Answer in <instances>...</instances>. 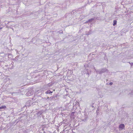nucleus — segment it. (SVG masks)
<instances>
[{"mask_svg":"<svg viewBox=\"0 0 133 133\" xmlns=\"http://www.w3.org/2000/svg\"><path fill=\"white\" fill-rule=\"evenodd\" d=\"M119 128L121 129L122 130L124 128V125L123 124H120L119 127Z\"/></svg>","mask_w":133,"mask_h":133,"instance_id":"f257e3e1","label":"nucleus"},{"mask_svg":"<svg viewBox=\"0 0 133 133\" xmlns=\"http://www.w3.org/2000/svg\"><path fill=\"white\" fill-rule=\"evenodd\" d=\"M52 92H53L52 91H50V90H48L45 93L46 94H50V93H52Z\"/></svg>","mask_w":133,"mask_h":133,"instance_id":"f03ea898","label":"nucleus"},{"mask_svg":"<svg viewBox=\"0 0 133 133\" xmlns=\"http://www.w3.org/2000/svg\"><path fill=\"white\" fill-rule=\"evenodd\" d=\"M6 108V107L5 105H3L2 107H0V109H5Z\"/></svg>","mask_w":133,"mask_h":133,"instance_id":"7ed1b4c3","label":"nucleus"},{"mask_svg":"<svg viewBox=\"0 0 133 133\" xmlns=\"http://www.w3.org/2000/svg\"><path fill=\"white\" fill-rule=\"evenodd\" d=\"M117 24V21L115 20L114 21V22L113 24V25L114 26H115V25L116 24Z\"/></svg>","mask_w":133,"mask_h":133,"instance_id":"20e7f679","label":"nucleus"},{"mask_svg":"<svg viewBox=\"0 0 133 133\" xmlns=\"http://www.w3.org/2000/svg\"><path fill=\"white\" fill-rule=\"evenodd\" d=\"M112 84H113V83L112 82H110L109 83L110 85H112Z\"/></svg>","mask_w":133,"mask_h":133,"instance_id":"39448f33","label":"nucleus"},{"mask_svg":"<svg viewBox=\"0 0 133 133\" xmlns=\"http://www.w3.org/2000/svg\"><path fill=\"white\" fill-rule=\"evenodd\" d=\"M75 112H72V113H73L74 114Z\"/></svg>","mask_w":133,"mask_h":133,"instance_id":"423d86ee","label":"nucleus"}]
</instances>
